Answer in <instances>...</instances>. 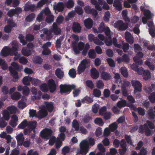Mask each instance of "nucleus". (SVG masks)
Here are the masks:
<instances>
[{
	"instance_id": "1",
	"label": "nucleus",
	"mask_w": 155,
	"mask_h": 155,
	"mask_svg": "<svg viewBox=\"0 0 155 155\" xmlns=\"http://www.w3.org/2000/svg\"><path fill=\"white\" fill-rule=\"evenodd\" d=\"M110 36V30L109 28L107 27V46H110L113 43L114 46L116 47L119 48L122 47L123 51L124 52H127V51L130 47V45L128 43H123L122 46L121 45L117 43V40L115 38H113L112 40Z\"/></svg>"
},
{
	"instance_id": "2",
	"label": "nucleus",
	"mask_w": 155,
	"mask_h": 155,
	"mask_svg": "<svg viewBox=\"0 0 155 155\" xmlns=\"http://www.w3.org/2000/svg\"><path fill=\"white\" fill-rule=\"evenodd\" d=\"M95 141L94 139L91 137L88 139V141L84 140L82 141L80 144L81 149V153L84 154H86L89 150V146H92L95 144Z\"/></svg>"
},
{
	"instance_id": "3",
	"label": "nucleus",
	"mask_w": 155,
	"mask_h": 155,
	"mask_svg": "<svg viewBox=\"0 0 155 155\" xmlns=\"http://www.w3.org/2000/svg\"><path fill=\"white\" fill-rule=\"evenodd\" d=\"M60 92L61 94H69L72 90L74 89L76 86L73 84L71 85L66 84H61L59 86Z\"/></svg>"
},
{
	"instance_id": "4",
	"label": "nucleus",
	"mask_w": 155,
	"mask_h": 155,
	"mask_svg": "<svg viewBox=\"0 0 155 155\" xmlns=\"http://www.w3.org/2000/svg\"><path fill=\"white\" fill-rule=\"evenodd\" d=\"M89 63V61L87 59H84L81 61L77 68V74H80L84 72Z\"/></svg>"
},
{
	"instance_id": "5",
	"label": "nucleus",
	"mask_w": 155,
	"mask_h": 155,
	"mask_svg": "<svg viewBox=\"0 0 155 155\" xmlns=\"http://www.w3.org/2000/svg\"><path fill=\"white\" fill-rule=\"evenodd\" d=\"M114 27L117 28L119 31H124L126 30L128 28V23L124 22L121 20L117 21L114 24Z\"/></svg>"
},
{
	"instance_id": "6",
	"label": "nucleus",
	"mask_w": 155,
	"mask_h": 155,
	"mask_svg": "<svg viewBox=\"0 0 155 155\" xmlns=\"http://www.w3.org/2000/svg\"><path fill=\"white\" fill-rule=\"evenodd\" d=\"M52 133L53 131L51 129L45 128L41 131L40 135L42 138L48 140L51 138Z\"/></svg>"
},
{
	"instance_id": "7",
	"label": "nucleus",
	"mask_w": 155,
	"mask_h": 155,
	"mask_svg": "<svg viewBox=\"0 0 155 155\" xmlns=\"http://www.w3.org/2000/svg\"><path fill=\"white\" fill-rule=\"evenodd\" d=\"M144 130L145 135L147 136L151 135L153 133V132H152L147 124H144L143 125H141L140 126L139 130V132L142 134L144 132Z\"/></svg>"
},
{
	"instance_id": "8",
	"label": "nucleus",
	"mask_w": 155,
	"mask_h": 155,
	"mask_svg": "<svg viewBox=\"0 0 155 155\" xmlns=\"http://www.w3.org/2000/svg\"><path fill=\"white\" fill-rule=\"evenodd\" d=\"M31 91L33 94L35 95L31 97V100L34 101L37 100H39L41 98L42 94L41 91H37L36 88L33 87L31 89Z\"/></svg>"
},
{
	"instance_id": "9",
	"label": "nucleus",
	"mask_w": 155,
	"mask_h": 155,
	"mask_svg": "<svg viewBox=\"0 0 155 155\" xmlns=\"http://www.w3.org/2000/svg\"><path fill=\"white\" fill-rule=\"evenodd\" d=\"M131 84L134 88V94H136L138 92L141 91L142 85L140 81H138L132 80L131 81Z\"/></svg>"
},
{
	"instance_id": "10",
	"label": "nucleus",
	"mask_w": 155,
	"mask_h": 155,
	"mask_svg": "<svg viewBox=\"0 0 155 155\" xmlns=\"http://www.w3.org/2000/svg\"><path fill=\"white\" fill-rule=\"evenodd\" d=\"M84 47V44L82 41H80L78 44V46L75 44L72 45L73 49L76 54H79L80 51L83 50Z\"/></svg>"
},
{
	"instance_id": "11",
	"label": "nucleus",
	"mask_w": 155,
	"mask_h": 155,
	"mask_svg": "<svg viewBox=\"0 0 155 155\" xmlns=\"http://www.w3.org/2000/svg\"><path fill=\"white\" fill-rule=\"evenodd\" d=\"M48 84L50 92H54L56 89V85L54 80L52 79H50L48 82Z\"/></svg>"
},
{
	"instance_id": "12",
	"label": "nucleus",
	"mask_w": 155,
	"mask_h": 155,
	"mask_svg": "<svg viewBox=\"0 0 155 155\" xmlns=\"http://www.w3.org/2000/svg\"><path fill=\"white\" fill-rule=\"evenodd\" d=\"M126 146V143L125 140H122L120 143V147L119 150V153L121 155H123L126 152L127 150Z\"/></svg>"
},
{
	"instance_id": "13",
	"label": "nucleus",
	"mask_w": 155,
	"mask_h": 155,
	"mask_svg": "<svg viewBox=\"0 0 155 155\" xmlns=\"http://www.w3.org/2000/svg\"><path fill=\"white\" fill-rule=\"evenodd\" d=\"M81 27L80 24L77 22H74L72 25V29L73 32L79 33L81 32Z\"/></svg>"
},
{
	"instance_id": "14",
	"label": "nucleus",
	"mask_w": 155,
	"mask_h": 155,
	"mask_svg": "<svg viewBox=\"0 0 155 155\" xmlns=\"http://www.w3.org/2000/svg\"><path fill=\"white\" fill-rule=\"evenodd\" d=\"M12 45V46L11 48H9L10 53H11V56L14 55L18 53V44L17 43H13Z\"/></svg>"
},
{
	"instance_id": "15",
	"label": "nucleus",
	"mask_w": 155,
	"mask_h": 155,
	"mask_svg": "<svg viewBox=\"0 0 155 155\" xmlns=\"http://www.w3.org/2000/svg\"><path fill=\"white\" fill-rule=\"evenodd\" d=\"M35 5L34 4H31L27 2L24 6V10L25 12H28L30 11L31 12L34 11L35 8Z\"/></svg>"
},
{
	"instance_id": "16",
	"label": "nucleus",
	"mask_w": 155,
	"mask_h": 155,
	"mask_svg": "<svg viewBox=\"0 0 155 155\" xmlns=\"http://www.w3.org/2000/svg\"><path fill=\"white\" fill-rule=\"evenodd\" d=\"M144 15L145 17L142 18V22L143 24H145L147 22V20L151 18V14L150 12L148 10H146L144 12Z\"/></svg>"
},
{
	"instance_id": "17",
	"label": "nucleus",
	"mask_w": 155,
	"mask_h": 155,
	"mask_svg": "<svg viewBox=\"0 0 155 155\" xmlns=\"http://www.w3.org/2000/svg\"><path fill=\"white\" fill-rule=\"evenodd\" d=\"M99 73L95 68H92L91 70V76L94 79H97L99 77Z\"/></svg>"
},
{
	"instance_id": "18",
	"label": "nucleus",
	"mask_w": 155,
	"mask_h": 155,
	"mask_svg": "<svg viewBox=\"0 0 155 155\" xmlns=\"http://www.w3.org/2000/svg\"><path fill=\"white\" fill-rule=\"evenodd\" d=\"M52 31L56 35H58L61 33V30L58 28V25L56 22L53 23Z\"/></svg>"
},
{
	"instance_id": "19",
	"label": "nucleus",
	"mask_w": 155,
	"mask_h": 155,
	"mask_svg": "<svg viewBox=\"0 0 155 155\" xmlns=\"http://www.w3.org/2000/svg\"><path fill=\"white\" fill-rule=\"evenodd\" d=\"M125 38L126 41L130 44L134 43V38L131 34L128 31H126L125 33Z\"/></svg>"
},
{
	"instance_id": "20",
	"label": "nucleus",
	"mask_w": 155,
	"mask_h": 155,
	"mask_svg": "<svg viewBox=\"0 0 155 155\" xmlns=\"http://www.w3.org/2000/svg\"><path fill=\"white\" fill-rule=\"evenodd\" d=\"M99 115L103 116L105 120H107V107L104 106L102 107L99 110Z\"/></svg>"
},
{
	"instance_id": "21",
	"label": "nucleus",
	"mask_w": 155,
	"mask_h": 155,
	"mask_svg": "<svg viewBox=\"0 0 155 155\" xmlns=\"http://www.w3.org/2000/svg\"><path fill=\"white\" fill-rule=\"evenodd\" d=\"M122 2L119 0H115L113 3V6L118 11H120L122 9Z\"/></svg>"
},
{
	"instance_id": "22",
	"label": "nucleus",
	"mask_w": 155,
	"mask_h": 155,
	"mask_svg": "<svg viewBox=\"0 0 155 155\" xmlns=\"http://www.w3.org/2000/svg\"><path fill=\"white\" fill-rule=\"evenodd\" d=\"M1 55L3 57H7L8 55H10L11 53H10L9 50V47L7 46L4 47L2 49L1 51Z\"/></svg>"
},
{
	"instance_id": "23",
	"label": "nucleus",
	"mask_w": 155,
	"mask_h": 155,
	"mask_svg": "<svg viewBox=\"0 0 155 155\" xmlns=\"http://www.w3.org/2000/svg\"><path fill=\"white\" fill-rule=\"evenodd\" d=\"M84 23L87 28L90 29L93 26V21L90 18H87L84 20Z\"/></svg>"
},
{
	"instance_id": "24",
	"label": "nucleus",
	"mask_w": 155,
	"mask_h": 155,
	"mask_svg": "<svg viewBox=\"0 0 155 155\" xmlns=\"http://www.w3.org/2000/svg\"><path fill=\"white\" fill-rule=\"evenodd\" d=\"M117 127V124L116 122H114L109 125V129L107 128V136L110 134V131L112 132L114 131Z\"/></svg>"
},
{
	"instance_id": "25",
	"label": "nucleus",
	"mask_w": 155,
	"mask_h": 155,
	"mask_svg": "<svg viewBox=\"0 0 155 155\" xmlns=\"http://www.w3.org/2000/svg\"><path fill=\"white\" fill-rule=\"evenodd\" d=\"M37 125V122L35 121H29L28 123V127L32 131H35Z\"/></svg>"
},
{
	"instance_id": "26",
	"label": "nucleus",
	"mask_w": 155,
	"mask_h": 155,
	"mask_svg": "<svg viewBox=\"0 0 155 155\" xmlns=\"http://www.w3.org/2000/svg\"><path fill=\"white\" fill-rule=\"evenodd\" d=\"M45 105L46 109L48 112L51 113L53 110L54 107L53 104L52 102H48L47 101L45 102Z\"/></svg>"
},
{
	"instance_id": "27",
	"label": "nucleus",
	"mask_w": 155,
	"mask_h": 155,
	"mask_svg": "<svg viewBox=\"0 0 155 155\" xmlns=\"http://www.w3.org/2000/svg\"><path fill=\"white\" fill-rule=\"evenodd\" d=\"M8 69L10 71L11 75L15 79H17L18 78V73L17 71H15L11 66L8 67Z\"/></svg>"
},
{
	"instance_id": "28",
	"label": "nucleus",
	"mask_w": 155,
	"mask_h": 155,
	"mask_svg": "<svg viewBox=\"0 0 155 155\" xmlns=\"http://www.w3.org/2000/svg\"><path fill=\"white\" fill-rule=\"evenodd\" d=\"M32 80V77L29 76L24 77L22 79V83L25 85L30 86L31 84L30 82Z\"/></svg>"
},
{
	"instance_id": "29",
	"label": "nucleus",
	"mask_w": 155,
	"mask_h": 155,
	"mask_svg": "<svg viewBox=\"0 0 155 155\" xmlns=\"http://www.w3.org/2000/svg\"><path fill=\"white\" fill-rule=\"evenodd\" d=\"M38 118L41 119L46 117L48 115V113L45 110H41L38 112Z\"/></svg>"
},
{
	"instance_id": "30",
	"label": "nucleus",
	"mask_w": 155,
	"mask_h": 155,
	"mask_svg": "<svg viewBox=\"0 0 155 155\" xmlns=\"http://www.w3.org/2000/svg\"><path fill=\"white\" fill-rule=\"evenodd\" d=\"M54 8L58 12H62L64 9V5L62 2H58L57 5L54 7Z\"/></svg>"
},
{
	"instance_id": "31",
	"label": "nucleus",
	"mask_w": 155,
	"mask_h": 155,
	"mask_svg": "<svg viewBox=\"0 0 155 155\" xmlns=\"http://www.w3.org/2000/svg\"><path fill=\"white\" fill-rule=\"evenodd\" d=\"M7 110L11 114H14L16 113L18 110L17 107L13 105L9 106L7 108Z\"/></svg>"
},
{
	"instance_id": "32",
	"label": "nucleus",
	"mask_w": 155,
	"mask_h": 155,
	"mask_svg": "<svg viewBox=\"0 0 155 155\" xmlns=\"http://www.w3.org/2000/svg\"><path fill=\"white\" fill-rule=\"evenodd\" d=\"M55 74L57 78L59 79L62 78L64 76V72L59 68L56 69L55 71Z\"/></svg>"
},
{
	"instance_id": "33",
	"label": "nucleus",
	"mask_w": 155,
	"mask_h": 155,
	"mask_svg": "<svg viewBox=\"0 0 155 155\" xmlns=\"http://www.w3.org/2000/svg\"><path fill=\"white\" fill-rule=\"evenodd\" d=\"M81 101L83 103H84L86 102L87 104H89L92 103L93 102V100L92 98L86 96L81 99Z\"/></svg>"
},
{
	"instance_id": "34",
	"label": "nucleus",
	"mask_w": 155,
	"mask_h": 155,
	"mask_svg": "<svg viewBox=\"0 0 155 155\" xmlns=\"http://www.w3.org/2000/svg\"><path fill=\"white\" fill-rule=\"evenodd\" d=\"M22 54L26 56H28L31 54V51L27 48H24L21 50Z\"/></svg>"
},
{
	"instance_id": "35",
	"label": "nucleus",
	"mask_w": 155,
	"mask_h": 155,
	"mask_svg": "<svg viewBox=\"0 0 155 155\" xmlns=\"http://www.w3.org/2000/svg\"><path fill=\"white\" fill-rule=\"evenodd\" d=\"M142 74L143 79L145 80H147L151 78L150 73L148 70H144Z\"/></svg>"
},
{
	"instance_id": "36",
	"label": "nucleus",
	"mask_w": 155,
	"mask_h": 155,
	"mask_svg": "<svg viewBox=\"0 0 155 155\" xmlns=\"http://www.w3.org/2000/svg\"><path fill=\"white\" fill-rule=\"evenodd\" d=\"M98 31L99 32H100L104 31L105 35H107V28L105 27L103 22H101L100 23L98 27Z\"/></svg>"
},
{
	"instance_id": "37",
	"label": "nucleus",
	"mask_w": 155,
	"mask_h": 155,
	"mask_svg": "<svg viewBox=\"0 0 155 155\" xmlns=\"http://www.w3.org/2000/svg\"><path fill=\"white\" fill-rule=\"evenodd\" d=\"M88 55L89 57L91 59L95 58L97 56L96 53L94 50L93 49H90L88 51Z\"/></svg>"
},
{
	"instance_id": "38",
	"label": "nucleus",
	"mask_w": 155,
	"mask_h": 155,
	"mask_svg": "<svg viewBox=\"0 0 155 155\" xmlns=\"http://www.w3.org/2000/svg\"><path fill=\"white\" fill-rule=\"evenodd\" d=\"M120 71L123 75L125 78H127L128 76V73L127 69L125 67H122L120 69Z\"/></svg>"
},
{
	"instance_id": "39",
	"label": "nucleus",
	"mask_w": 155,
	"mask_h": 155,
	"mask_svg": "<svg viewBox=\"0 0 155 155\" xmlns=\"http://www.w3.org/2000/svg\"><path fill=\"white\" fill-rule=\"evenodd\" d=\"M28 123L27 120L25 119L18 126V128L20 129H23L28 126Z\"/></svg>"
},
{
	"instance_id": "40",
	"label": "nucleus",
	"mask_w": 155,
	"mask_h": 155,
	"mask_svg": "<svg viewBox=\"0 0 155 155\" xmlns=\"http://www.w3.org/2000/svg\"><path fill=\"white\" fill-rule=\"evenodd\" d=\"M91 2L92 5L95 6V7L97 10L99 11L102 10V8L99 5L98 2L96 0H91Z\"/></svg>"
},
{
	"instance_id": "41",
	"label": "nucleus",
	"mask_w": 155,
	"mask_h": 155,
	"mask_svg": "<svg viewBox=\"0 0 155 155\" xmlns=\"http://www.w3.org/2000/svg\"><path fill=\"white\" fill-rule=\"evenodd\" d=\"M92 119V117L88 114L83 117L82 119V121L84 123L87 124Z\"/></svg>"
},
{
	"instance_id": "42",
	"label": "nucleus",
	"mask_w": 155,
	"mask_h": 155,
	"mask_svg": "<svg viewBox=\"0 0 155 155\" xmlns=\"http://www.w3.org/2000/svg\"><path fill=\"white\" fill-rule=\"evenodd\" d=\"M3 118L6 120H8L10 118V113L9 112L6 110H4L2 113Z\"/></svg>"
},
{
	"instance_id": "43",
	"label": "nucleus",
	"mask_w": 155,
	"mask_h": 155,
	"mask_svg": "<svg viewBox=\"0 0 155 155\" xmlns=\"http://www.w3.org/2000/svg\"><path fill=\"white\" fill-rule=\"evenodd\" d=\"M35 17V14L33 13H31L28 15L26 18L25 20L27 22H31Z\"/></svg>"
},
{
	"instance_id": "44",
	"label": "nucleus",
	"mask_w": 155,
	"mask_h": 155,
	"mask_svg": "<svg viewBox=\"0 0 155 155\" xmlns=\"http://www.w3.org/2000/svg\"><path fill=\"white\" fill-rule=\"evenodd\" d=\"M127 104V102L125 100H122L119 101L117 104V106L119 108L125 107Z\"/></svg>"
},
{
	"instance_id": "45",
	"label": "nucleus",
	"mask_w": 155,
	"mask_h": 155,
	"mask_svg": "<svg viewBox=\"0 0 155 155\" xmlns=\"http://www.w3.org/2000/svg\"><path fill=\"white\" fill-rule=\"evenodd\" d=\"M68 74L72 78H74L76 76V71L74 68L70 69L69 71Z\"/></svg>"
},
{
	"instance_id": "46",
	"label": "nucleus",
	"mask_w": 155,
	"mask_h": 155,
	"mask_svg": "<svg viewBox=\"0 0 155 155\" xmlns=\"http://www.w3.org/2000/svg\"><path fill=\"white\" fill-rule=\"evenodd\" d=\"M31 82L32 84L35 86H37L40 84L41 82V81L38 79L35 78H32Z\"/></svg>"
},
{
	"instance_id": "47",
	"label": "nucleus",
	"mask_w": 155,
	"mask_h": 155,
	"mask_svg": "<svg viewBox=\"0 0 155 155\" xmlns=\"http://www.w3.org/2000/svg\"><path fill=\"white\" fill-rule=\"evenodd\" d=\"M21 95L18 92H15L12 95V97L13 100H18L21 97Z\"/></svg>"
},
{
	"instance_id": "48",
	"label": "nucleus",
	"mask_w": 155,
	"mask_h": 155,
	"mask_svg": "<svg viewBox=\"0 0 155 155\" xmlns=\"http://www.w3.org/2000/svg\"><path fill=\"white\" fill-rule=\"evenodd\" d=\"M95 123L100 126H102L104 123L102 119L100 117L96 118L94 120Z\"/></svg>"
},
{
	"instance_id": "49",
	"label": "nucleus",
	"mask_w": 155,
	"mask_h": 155,
	"mask_svg": "<svg viewBox=\"0 0 155 155\" xmlns=\"http://www.w3.org/2000/svg\"><path fill=\"white\" fill-rule=\"evenodd\" d=\"M40 88L42 91L44 92H46L48 90L47 85L45 83L43 84L40 85Z\"/></svg>"
},
{
	"instance_id": "50",
	"label": "nucleus",
	"mask_w": 155,
	"mask_h": 155,
	"mask_svg": "<svg viewBox=\"0 0 155 155\" xmlns=\"http://www.w3.org/2000/svg\"><path fill=\"white\" fill-rule=\"evenodd\" d=\"M62 141L60 140V139L59 137H57L55 144L56 148L59 149L62 146Z\"/></svg>"
},
{
	"instance_id": "51",
	"label": "nucleus",
	"mask_w": 155,
	"mask_h": 155,
	"mask_svg": "<svg viewBox=\"0 0 155 155\" xmlns=\"http://www.w3.org/2000/svg\"><path fill=\"white\" fill-rule=\"evenodd\" d=\"M30 92V89L27 86H24L23 87V94L25 96L28 95Z\"/></svg>"
},
{
	"instance_id": "52",
	"label": "nucleus",
	"mask_w": 155,
	"mask_h": 155,
	"mask_svg": "<svg viewBox=\"0 0 155 155\" xmlns=\"http://www.w3.org/2000/svg\"><path fill=\"white\" fill-rule=\"evenodd\" d=\"M73 127L74 128L75 130L78 131L79 128V124L78 122L75 120H73L72 123Z\"/></svg>"
},
{
	"instance_id": "53",
	"label": "nucleus",
	"mask_w": 155,
	"mask_h": 155,
	"mask_svg": "<svg viewBox=\"0 0 155 155\" xmlns=\"http://www.w3.org/2000/svg\"><path fill=\"white\" fill-rule=\"evenodd\" d=\"M145 64L146 65H147L149 68L151 70H153L155 68V66L150 62L149 59L145 61Z\"/></svg>"
},
{
	"instance_id": "54",
	"label": "nucleus",
	"mask_w": 155,
	"mask_h": 155,
	"mask_svg": "<svg viewBox=\"0 0 155 155\" xmlns=\"http://www.w3.org/2000/svg\"><path fill=\"white\" fill-rule=\"evenodd\" d=\"M101 93L100 91L97 88L94 89L93 90V94L94 96L99 97L101 95Z\"/></svg>"
},
{
	"instance_id": "55",
	"label": "nucleus",
	"mask_w": 155,
	"mask_h": 155,
	"mask_svg": "<svg viewBox=\"0 0 155 155\" xmlns=\"http://www.w3.org/2000/svg\"><path fill=\"white\" fill-rule=\"evenodd\" d=\"M75 10L76 12L79 15H82L83 11L81 7L77 6L75 7Z\"/></svg>"
},
{
	"instance_id": "56",
	"label": "nucleus",
	"mask_w": 155,
	"mask_h": 155,
	"mask_svg": "<svg viewBox=\"0 0 155 155\" xmlns=\"http://www.w3.org/2000/svg\"><path fill=\"white\" fill-rule=\"evenodd\" d=\"M18 38L19 39L20 42L25 45L26 44V42L24 39V36L22 34H19L18 35Z\"/></svg>"
},
{
	"instance_id": "57",
	"label": "nucleus",
	"mask_w": 155,
	"mask_h": 155,
	"mask_svg": "<svg viewBox=\"0 0 155 155\" xmlns=\"http://www.w3.org/2000/svg\"><path fill=\"white\" fill-rule=\"evenodd\" d=\"M100 105L97 104H94L92 107V111L94 114L97 113L98 109L99 108Z\"/></svg>"
},
{
	"instance_id": "58",
	"label": "nucleus",
	"mask_w": 155,
	"mask_h": 155,
	"mask_svg": "<svg viewBox=\"0 0 155 155\" xmlns=\"http://www.w3.org/2000/svg\"><path fill=\"white\" fill-rule=\"evenodd\" d=\"M133 60L135 63L138 65H141L143 64L142 60L140 58L134 57Z\"/></svg>"
},
{
	"instance_id": "59",
	"label": "nucleus",
	"mask_w": 155,
	"mask_h": 155,
	"mask_svg": "<svg viewBox=\"0 0 155 155\" xmlns=\"http://www.w3.org/2000/svg\"><path fill=\"white\" fill-rule=\"evenodd\" d=\"M1 91L4 94H7L9 93L8 88L6 86H3L1 88Z\"/></svg>"
},
{
	"instance_id": "60",
	"label": "nucleus",
	"mask_w": 155,
	"mask_h": 155,
	"mask_svg": "<svg viewBox=\"0 0 155 155\" xmlns=\"http://www.w3.org/2000/svg\"><path fill=\"white\" fill-rule=\"evenodd\" d=\"M64 19V18L62 15H60L57 18L56 22L57 24L58 25L61 24Z\"/></svg>"
},
{
	"instance_id": "61",
	"label": "nucleus",
	"mask_w": 155,
	"mask_h": 155,
	"mask_svg": "<svg viewBox=\"0 0 155 155\" xmlns=\"http://www.w3.org/2000/svg\"><path fill=\"white\" fill-rule=\"evenodd\" d=\"M54 20V17L53 15H50L47 16L46 18V21L48 23L52 22Z\"/></svg>"
},
{
	"instance_id": "62",
	"label": "nucleus",
	"mask_w": 155,
	"mask_h": 155,
	"mask_svg": "<svg viewBox=\"0 0 155 155\" xmlns=\"http://www.w3.org/2000/svg\"><path fill=\"white\" fill-rule=\"evenodd\" d=\"M34 36L30 34H28L25 37L26 40L29 41H33L34 40Z\"/></svg>"
},
{
	"instance_id": "63",
	"label": "nucleus",
	"mask_w": 155,
	"mask_h": 155,
	"mask_svg": "<svg viewBox=\"0 0 155 155\" xmlns=\"http://www.w3.org/2000/svg\"><path fill=\"white\" fill-rule=\"evenodd\" d=\"M134 51L136 53L141 51L142 50V48L138 44H134Z\"/></svg>"
},
{
	"instance_id": "64",
	"label": "nucleus",
	"mask_w": 155,
	"mask_h": 155,
	"mask_svg": "<svg viewBox=\"0 0 155 155\" xmlns=\"http://www.w3.org/2000/svg\"><path fill=\"white\" fill-rule=\"evenodd\" d=\"M74 4L73 0H69L66 3V7L68 8H71L74 6Z\"/></svg>"
}]
</instances>
